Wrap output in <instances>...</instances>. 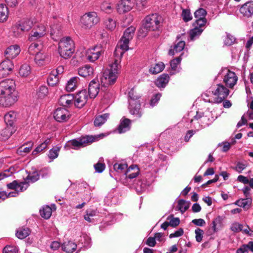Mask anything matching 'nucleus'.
I'll return each mask as SVG.
<instances>
[{
    "label": "nucleus",
    "instance_id": "1",
    "mask_svg": "<svg viewBox=\"0 0 253 253\" xmlns=\"http://www.w3.org/2000/svg\"><path fill=\"white\" fill-rule=\"evenodd\" d=\"M162 17L157 13L147 16L144 20L143 29L139 30V36L145 37L147 35V31H157L160 27L162 22Z\"/></svg>",
    "mask_w": 253,
    "mask_h": 253
},
{
    "label": "nucleus",
    "instance_id": "2",
    "mask_svg": "<svg viewBox=\"0 0 253 253\" xmlns=\"http://www.w3.org/2000/svg\"><path fill=\"white\" fill-rule=\"evenodd\" d=\"M58 51L61 57L64 59L70 58L75 51L74 41L70 37L62 38L59 42Z\"/></svg>",
    "mask_w": 253,
    "mask_h": 253
},
{
    "label": "nucleus",
    "instance_id": "3",
    "mask_svg": "<svg viewBox=\"0 0 253 253\" xmlns=\"http://www.w3.org/2000/svg\"><path fill=\"white\" fill-rule=\"evenodd\" d=\"M120 66L119 61L115 59L110 65V68L103 74V78L101 79L102 83H104L107 85H112L115 84L120 73Z\"/></svg>",
    "mask_w": 253,
    "mask_h": 253
},
{
    "label": "nucleus",
    "instance_id": "4",
    "mask_svg": "<svg viewBox=\"0 0 253 253\" xmlns=\"http://www.w3.org/2000/svg\"><path fill=\"white\" fill-rule=\"evenodd\" d=\"M129 97V109L130 113L131 114L136 115L137 117H140L141 114L140 112V102L138 96L134 91L133 88H131L128 92Z\"/></svg>",
    "mask_w": 253,
    "mask_h": 253
},
{
    "label": "nucleus",
    "instance_id": "5",
    "mask_svg": "<svg viewBox=\"0 0 253 253\" xmlns=\"http://www.w3.org/2000/svg\"><path fill=\"white\" fill-rule=\"evenodd\" d=\"M98 137L96 136L85 135L81 137L78 140L73 139L68 142V145L74 149L84 147L94 142Z\"/></svg>",
    "mask_w": 253,
    "mask_h": 253
},
{
    "label": "nucleus",
    "instance_id": "6",
    "mask_svg": "<svg viewBox=\"0 0 253 253\" xmlns=\"http://www.w3.org/2000/svg\"><path fill=\"white\" fill-rule=\"evenodd\" d=\"M99 21V18L95 12L85 14L82 17L81 22L86 28H90Z\"/></svg>",
    "mask_w": 253,
    "mask_h": 253
},
{
    "label": "nucleus",
    "instance_id": "7",
    "mask_svg": "<svg viewBox=\"0 0 253 253\" xmlns=\"http://www.w3.org/2000/svg\"><path fill=\"white\" fill-rule=\"evenodd\" d=\"M212 92L216 96L215 101L219 103L228 96L229 94V90L223 84H218L216 89Z\"/></svg>",
    "mask_w": 253,
    "mask_h": 253
},
{
    "label": "nucleus",
    "instance_id": "8",
    "mask_svg": "<svg viewBox=\"0 0 253 253\" xmlns=\"http://www.w3.org/2000/svg\"><path fill=\"white\" fill-rule=\"evenodd\" d=\"M15 82L13 80L6 79L0 82V95H5L16 92Z\"/></svg>",
    "mask_w": 253,
    "mask_h": 253
},
{
    "label": "nucleus",
    "instance_id": "9",
    "mask_svg": "<svg viewBox=\"0 0 253 253\" xmlns=\"http://www.w3.org/2000/svg\"><path fill=\"white\" fill-rule=\"evenodd\" d=\"M17 100L16 92L5 94V95H0V105L8 107L13 105Z\"/></svg>",
    "mask_w": 253,
    "mask_h": 253
},
{
    "label": "nucleus",
    "instance_id": "10",
    "mask_svg": "<svg viewBox=\"0 0 253 253\" xmlns=\"http://www.w3.org/2000/svg\"><path fill=\"white\" fill-rule=\"evenodd\" d=\"M14 65L10 60H5L0 63V78H4L10 74Z\"/></svg>",
    "mask_w": 253,
    "mask_h": 253
},
{
    "label": "nucleus",
    "instance_id": "11",
    "mask_svg": "<svg viewBox=\"0 0 253 253\" xmlns=\"http://www.w3.org/2000/svg\"><path fill=\"white\" fill-rule=\"evenodd\" d=\"M70 116L69 112L64 108H57L54 113V118L58 122L68 121Z\"/></svg>",
    "mask_w": 253,
    "mask_h": 253
},
{
    "label": "nucleus",
    "instance_id": "12",
    "mask_svg": "<svg viewBox=\"0 0 253 253\" xmlns=\"http://www.w3.org/2000/svg\"><path fill=\"white\" fill-rule=\"evenodd\" d=\"M88 96L86 91L83 90L80 91L74 97V104L78 108L83 107L86 103Z\"/></svg>",
    "mask_w": 253,
    "mask_h": 253
},
{
    "label": "nucleus",
    "instance_id": "13",
    "mask_svg": "<svg viewBox=\"0 0 253 253\" xmlns=\"http://www.w3.org/2000/svg\"><path fill=\"white\" fill-rule=\"evenodd\" d=\"M135 0H121L117 5L118 12L124 13L130 11L133 7Z\"/></svg>",
    "mask_w": 253,
    "mask_h": 253
},
{
    "label": "nucleus",
    "instance_id": "14",
    "mask_svg": "<svg viewBox=\"0 0 253 253\" xmlns=\"http://www.w3.org/2000/svg\"><path fill=\"white\" fill-rule=\"evenodd\" d=\"M238 77L236 74L232 71L228 70L227 73L224 76L223 82L227 86L232 88L237 84Z\"/></svg>",
    "mask_w": 253,
    "mask_h": 253
},
{
    "label": "nucleus",
    "instance_id": "15",
    "mask_svg": "<svg viewBox=\"0 0 253 253\" xmlns=\"http://www.w3.org/2000/svg\"><path fill=\"white\" fill-rule=\"evenodd\" d=\"M20 52V48L17 45H12L7 48L4 52L6 60H10L15 58Z\"/></svg>",
    "mask_w": 253,
    "mask_h": 253
},
{
    "label": "nucleus",
    "instance_id": "16",
    "mask_svg": "<svg viewBox=\"0 0 253 253\" xmlns=\"http://www.w3.org/2000/svg\"><path fill=\"white\" fill-rule=\"evenodd\" d=\"M240 12L244 16L251 17L253 14V1H248L242 5Z\"/></svg>",
    "mask_w": 253,
    "mask_h": 253
},
{
    "label": "nucleus",
    "instance_id": "17",
    "mask_svg": "<svg viewBox=\"0 0 253 253\" xmlns=\"http://www.w3.org/2000/svg\"><path fill=\"white\" fill-rule=\"evenodd\" d=\"M99 90V83L93 80L90 82L88 85V92L90 98H94L98 94Z\"/></svg>",
    "mask_w": 253,
    "mask_h": 253
},
{
    "label": "nucleus",
    "instance_id": "18",
    "mask_svg": "<svg viewBox=\"0 0 253 253\" xmlns=\"http://www.w3.org/2000/svg\"><path fill=\"white\" fill-rule=\"evenodd\" d=\"M16 129L14 126H8L0 131V140L5 141L8 139L12 134L15 131Z\"/></svg>",
    "mask_w": 253,
    "mask_h": 253
},
{
    "label": "nucleus",
    "instance_id": "19",
    "mask_svg": "<svg viewBox=\"0 0 253 253\" xmlns=\"http://www.w3.org/2000/svg\"><path fill=\"white\" fill-rule=\"evenodd\" d=\"M50 35L54 41H58L62 36L61 26L60 24H53L51 26Z\"/></svg>",
    "mask_w": 253,
    "mask_h": 253
},
{
    "label": "nucleus",
    "instance_id": "20",
    "mask_svg": "<svg viewBox=\"0 0 253 253\" xmlns=\"http://www.w3.org/2000/svg\"><path fill=\"white\" fill-rule=\"evenodd\" d=\"M78 74L80 76L83 77L89 78L93 75V69L90 65H85L79 69Z\"/></svg>",
    "mask_w": 253,
    "mask_h": 253
},
{
    "label": "nucleus",
    "instance_id": "21",
    "mask_svg": "<svg viewBox=\"0 0 253 253\" xmlns=\"http://www.w3.org/2000/svg\"><path fill=\"white\" fill-rule=\"evenodd\" d=\"M100 51H96V47L88 49L86 51V59L90 62H94L98 59L100 55Z\"/></svg>",
    "mask_w": 253,
    "mask_h": 253
},
{
    "label": "nucleus",
    "instance_id": "22",
    "mask_svg": "<svg viewBox=\"0 0 253 253\" xmlns=\"http://www.w3.org/2000/svg\"><path fill=\"white\" fill-rule=\"evenodd\" d=\"M185 43L183 41H180L175 43L173 46H171L169 51V55H174L176 53L181 51L185 46Z\"/></svg>",
    "mask_w": 253,
    "mask_h": 253
},
{
    "label": "nucleus",
    "instance_id": "23",
    "mask_svg": "<svg viewBox=\"0 0 253 253\" xmlns=\"http://www.w3.org/2000/svg\"><path fill=\"white\" fill-rule=\"evenodd\" d=\"M131 121L127 118H125L121 121L118 127V130L120 133H124L130 128Z\"/></svg>",
    "mask_w": 253,
    "mask_h": 253
},
{
    "label": "nucleus",
    "instance_id": "24",
    "mask_svg": "<svg viewBox=\"0 0 253 253\" xmlns=\"http://www.w3.org/2000/svg\"><path fill=\"white\" fill-rule=\"evenodd\" d=\"M252 199L250 197L244 199H240L236 201L235 203L236 205L242 207L244 210H249L252 205Z\"/></svg>",
    "mask_w": 253,
    "mask_h": 253
},
{
    "label": "nucleus",
    "instance_id": "25",
    "mask_svg": "<svg viewBox=\"0 0 253 253\" xmlns=\"http://www.w3.org/2000/svg\"><path fill=\"white\" fill-rule=\"evenodd\" d=\"M139 169L137 165H131L127 169L126 173V177L129 179H133L138 176Z\"/></svg>",
    "mask_w": 253,
    "mask_h": 253
},
{
    "label": "nucleus",
    "instance_id": "26",
    "mask_svg": "<svg viewBox=\"0 0 253 253\" xmlns=\"http://www.w3.org/2000/svg\"><path fill=\"white\" fill-rule=\"evenodd\" d=\"M169 77L168 74H163L160 76L156 81V85L160 88H164L169 83Z\"/></svg>",
    "mask_w": 253,
    "mask_h": 253
},
{
    "label": "nucleus",
    "instance_id": "27",
    "mask_svg": "<svg viewBox=\"0 0 253 253\" xmlns=\"http://www.w3.org/2000/svg\"><path fill=\"white\" fill-rule=\"evenodd\" d=\"M29 46L28 52L30 54H36L39 52L42 47V42H33Z\"/></svg>",
    "mask_w": 253,
    "mask_h": 253
},
{
    "label": "nucleus",
    "instance_id": "28",
    "mask_svg": "<svg viewBox=\"0 0 253 253\" xmlns=\"http://www.w3.org/2000/svg\"><path fill=\"white\" fill-rule=\"evenodd\" d=\"M77 244L72 241L65 242L62 246L64 251L68 253H72L77 249Z\"/></svg>",
    "mask_w": 253,
    "mask_h": 253
},
{
    "label": "nucleus",
    "instance_id": "29",
    "mask_svg": "<svg viewBox=\"0 0 253 253\" xmlns=\"http://www.w3.org/2000/svg\"><path fill=\"white\" fill-rule=\"evenodd\" d=\"M16 119V114L13 112H9L5 115L4 117V122L8 126H14V123Z\"/></svg>",
    "mask_w": 253,
    "mask_h": 253
},
{
    "label": "nucleus",
    "instance_id": "30",
    "mask_svg": "<svg viewBox=\"0 0 253 253\" xmlns=\"http://www.w3.org/2000/svg\"><path fill=\"white\" fill-rule=\"evenodd\" d=\"M74 99V96L71 94L62 95L59 99L60 103L63 106H68L72 103Z\"/></svg>",
    "mask_w": 253,
    "mask_h": 253
},
{
    "label": "nucleus",
    "instance_id": "31",
    "mask_svg": "<svg viewBox=\"0 0 253 253\" xmlns=\"http://www.w3.org/2000/svg\"><path fill=\"white\" fill-rule=\"evenodd\" d=\"M109 114L105 113L104 114L97 116L94 121V125L96 126H100L104 124L109 118Z\"/></svg>",
    "mask_w": 253,
    "mask_h": 253
},
{
    "label": "nucleus",
    "instance_id": "32",
    "mask_svg": "<svg viewBox=\"0 0 253 253\" xmlns=\"http://www.w3.org/2000/svg\"><path fill=\"white\" fill-rule=\"evenodd\" d=\"M19 75L22 77H27L31 73L30 65L27 63L22 64L19 69Z\"/></svg>",
    "mask_w": 253,
    "mask_h": 253
},
{
    "label": "nucleus",
    "instance_id": "33",
    "mask_svg": "<svg viewBox=\"0 0 253 253\" xmlns=\"http://www.w3.org/2000/svg\"><path fill=\"white\" fill-rule=\"evenodd\" d=\"M30 230L28 227H22L18 229L16 233V236L20 239H23L29 235Z\"/></svg>",
    "mask_w": 253,
    "mask_h": 253
},
{
    "label": "nucleus",
    "instance_id": "34",
    "mask_svg": "<svg viewBox=\"0 0 253 253\" xmlns=\"http://www.w3.org/2000/svg\"><path fill=\"white\" fill-rule=\"evenodd\" d=\"M165 65L162 62H159L151 67L149 72L152 74H157L161 72L165 68Z\"/></svg>",
    "mask_w": 253,
    "mask_h": 253
},
{
    "label": "nucleus",
    "instance_id": "35",
    "mask_svg": "<svg viewBox=\"0 0 253 253\" xmlns=\"http://www.w3.org/2000/svg\"><path fill=\"white\" fill-rule=\"evenodd\" d=\"M43 37V36H42L39 33H37V32L33 30H32L29 35L28 40L30 42H42V39Z\"/></svg>",
    "mask_w": 253,
    "mask_h": 253
},
{
    "label": "nucleus",
    "instance_id": "36",
    "mask_svg": "<svg viewBox=\"0 0 253 253\" xmlns=\"http://www.w3.org/2000/svg\"><path fill=\"white\" fill-rule=\"evenodd\" d=\"M8 15V8L4 4H0V22H3L6 20Z\"/></svg>",
    "mask_w": 253,
    "mask_h": 253
},
{
    "label": "nucleus",
    "instance_id": "37",
    "mask_svg": "<svg viewBox=\"0 0 253 253\" xmlns=\"http://www.w3.org/2000/svg\"><path fill=\"white\" fill-rule=\"evenodd\" d=\"M105 27L106 29L112 31L116 27V21L111 18H108L104 22Z\"/></svg>",
    "mask_w": 253,
    "mask_h": 253
},
{
    "label": "nucleus",
    "instance_id": "38",
    "mask_svg": "<svg viewBox=\"0 0 253 253\" xmlns=\"http://www.w3.org/2000/svg\"><path fill=\"white\" fill-rule=\"evenodd\" d=\"M79 78L78 77L72 78L67 83L66 85V89L68 91H72L75 89L77 87V84Z\"/></svg>",
    "mask_w": 253,
    "mask_h": 253
},
{
    "label": "nucleus",
    "instance_id": "39",
    "mask_svg": "<svg viewBox=\"0 0 253 253\" xmlns=\"http://www.w3.org/2000/svg\"><path fill=\"white\" fill-rule=\"evenodd\" d=\"M130 40L124 39L123 37L120 42V49L122 51H120V56L122 57L126 51L128 49V43Z\"/></svg>",
    "mask_w": 253,
    "mask_h": 253
},
{
    "label": "nucleus",
    "instance_id": "40",
    "mask_svg": "<svg viewBox=\"0 0 253 253\" xmlns=\"http://www.w3.org/2000/svg\"><path fill=\"white\" fill-rule=\"evenodd\" d=\"M33 26V22L29 20H25L19 23L18 27L21 29V32H26L30 30Z\"/></svg>",
    "mask_w": 253,
    "mask_h": 253
},
{
    "label": "nucleus",
    "instance_id": "41",
    "mask_svg": "<svg viewBox=\"0 0 253 253\" xmlns=\"http://www.w3.org/2000/svg\"><path fill=\"white\" fill-rule=\"evenodd\" d=\"M190 204V202H187L184 200L181 199L178 201L177 207L181 212L183 213L188 210Z\"/></svg>",
    "mask_w": 253,
    "mask_h": 253
},
{
    "label": "nucleus",
    "instance_id": "42",
    "mask_svg": "<svg viewBox=\"0 0 253 253\" xmlns=\"http://www.w3.org/2000/svg\"><path fill=\"white\" fill-rule=\"evenodd\" d=\"M40 212L42 217L45 219H48L51 215L52 210L50 207L46 206L43 207L42 209L40 210Z\"/></svg>",
    "mask_w": 253,
    "mask_h": 253
},
{
    "label": "nucleus",
    "instance_id": "43",
    "mask_svg": "<svg viewBox=\"0 0 253 253\" xmlns=\"http://www.w3.org/2000/svg\"><path fill=\"white\" fill-rule=\"evenodd\" d=\"M47 81L48 85L53 86L58 83V76L54 73V71H52L47 78Z\"/></svg>",
    "mask_w": 253,
    "mask_h": 253
},
{
    "label": "nucleus",
    "instance_id": "44",
    "mask_svg": "<svg viewBox=\"0 0 253 253\" xmlns=\"http://www.w3.org/2000/svg\"><path fill=\"white\" fill-rule=\"evenodd\" d=\"M48 93V90L47 87L45 85H42L37 89V95L38 98L42 99L47 95Z\"/></svg>",
    "mask_w": 253,
    "mask_h": 253
},
{
    "label": "nucleus",
    "instance_id": "45",
    "mask_svg": "<svg viewBox=\"0 0 253 253\" xmlns=\"http://www.w3.org/2000/svg\"><path fill=\"white\" fill-rule=\"evenodd\" d=\"M33 145V142H29L28 147H25L24 145L19 147L17 150V153L21 156H24L26 154L30 152L32 146Z\"/></svg>",
    "mask_w": 253,
    "mask_h": 253
},
{
    "label": "nucleus",
    "instance_id": "46",
    "mask_svg": "<svg viewBox=\"0 0 253 253\" xmlns=\"http://www.w3.org/2000/svg\"><path fill=\"white\" fill-rule=\"evenodd\" d=\"M135 30V28L133 26L128 27L124 32L123 38L128 40H131L134 36Z\"/></svg>",
    "mask_w": 253,
    "mask_h": 253
},
{
    "label": "nucleus",
    "instance_id": "47",
    "mask_svg": "<svg viewBox=\"0 0 253 253\" xmlns=\"http://www.w3.org/2000/svg\"><path fill=\"white\" fill-rule=\"evenodd\" d=\"M42 172V170H41L39 173L37 171H34L32 173L29 174L25 180L29 181H30L32 182H35L39 179L40 174H41Z\"/></svg>",
    "mask_w": 253,
    "mask_h": 253
},
{
    "label": "nucleus",
    "instance_id": "48",
    "mask_svg": "<svg viewBox=\"0 0 253 253\" xmlns=\"http://www.w3.org/2000/svg\"><path fill=\"white\" fill-rule=\"evenodd\" d=\"M29 186L28 182L27 181H24V182H20L19 183L18 182L17 183V186L16 188V193L12 192L13 193L11 195H15V196L16 195L18 194V192H23L25 190L27 189V188Z\"/></svg>",
    "mask_w": 253,
    "mask_h": 253
},
{
    "label": "nucleus",
    "instance_id": "49",
    "mask_svg": "<svg viewBox=\"0 0 253 253\" xmlns=\"http://www.w3.org/2000/svg\"><path fill=\"white\" fill-rule=\"evenodd\" d=\"M203 31V29L199 28L198 27H194V28L191 30L189 32L190 38L191 40H193L197 37L199 36Z\"/></svg>",
    "mask_w": 253,
    "mask_h": 253
},
{
    "label": "nucleus",
    "instance_id": "50",
    "mask_svg": "<svg viewBox=\"0 0 253 253\" xmlns=\"http://www.w3.org/2000/svg\"><path fill=\"white\" fill-rule=\"evenodd\" d=\"M45 58V55L39 51V52H37V53L35 54V61L37 64L41 66L43 64Z\"/></svg>",
    "mask_w": 253,
    "mask_h": 253
},
{
    "label": "nucleus",
    "instance_id": "51",
    "mask_svg": "<svg viewBox=\"0 0 253 253\" xmlns=\"http://www.w3.org/2000/svg\"><path fill=\"white\" fill-rule=\"evenodd\" d=\"M32 30L37 32V33H39L40 35L43 37L46 35V28L42 24L35 25Z\"/></svg>",
    "mask_w": 253,
    "mask_h": 253
},
{
    "label": "nucleus",
    "instance_id": "52",
    "mask_svg": "<svg viewBox=\"0 0 253 253\" xmlns=\"http://www.w3.org/2000/svg\"><path fill=\"white\" fill-rule=\"evenodd\" d=\"M181 16L182 17V19L185 22L189 21L192 19V16L191 14L190 10L187 9H184L182 10Z\"/></svg>",
    "mask_w": 253,
    "mask_h": 253
},
{
    "label": "nucleus",
    "instance_id": "53",
    "mask_svg": "<svg viewBox=\"0 0 253 253\" xmlns=\"http://www.w3.org/2000/svg\"><path fill=\"white\" fill-rule=\"evenodd\" d=\"M60 147H55L50 149L49 151V154L48 155L49 159L51 160H53L56 158L58 156L59 151H60Z\"/></svg>",
    "mask_w": 253,
    "mask_h": 253
},
{
    "label": "nucleus",
    "instance_id": "54",
    "mask_svg": "<svg viewBox=\"0 0 253 253\" xmlns=\"http://www.w3.org/2000/svg\"><path fill=\"white\" fill-rule=\"evenodd\" d=\"M206 15V10L202 8H199L194 13V16L196 19L206 18L205 17Z\"/></svg>",
    "mask_w": 253,
    "mask_h": 253
},
{
    "label": "nucleus",
    "instance_id": "55",
    "mask_svg": "<svg viewBox=\"0 0 253 253\" xmlns=\"http://www.w3.org/2000/svg\"><path fill=\"white\" fill-rule=\"evenodd\" d=\"M207 23V19L206 18L203 19H196L195 22L193 25L195 27H198L202 29L203 27H204Z\"/></svg>",
    "mask_w": 253,
    "mask_h": 253
},
{
    "label": "nucleus",
    "instance_id": "56",
    "mask_svg": "<svg viewBox=\"0 0 253 253\" xmlns=\"http://www.w3.org/2000/svg\"><path fill=\"white\" fill-rule=\"evenodd\" d=\"M18 248L15 246H7L3 250V253H17Z\"/></svg>",
    "mask_w": 253,
    "mask_h": 253
},
{
    "label": "nucleus",
    "instance_id": "57",
    "mask_svg": "<svg viewBox=\"0 0 253 253\" xmlns=\"http://www.w3.org/2000/svg\"><path fill=\"white\" fill-rule=\"evenodd\" d=\"M196 234V240L197 242L200 243L202 241L204 234V231L200 228H197L195 230Z\"/></svg>",
    "mask_w": 253,
    "mask_h": 253
},
{
    "label": "nucleus",
    "instance_id": "58",
    "mask_svg": "<svg viewBox=\"0 0 253 253\" xmlns=\"http://www.w3.org/2000/svg\"><path fill=\"white\" fill-rule=\"evenodd\" d=\"M247 167V165L246 164L239 162L237 163L236 166L233 169L238 172L241 173Z\"/></svg>",
    "mask_w": 253,
    "mask_h": 253
},
{
    "label": "nucleus",
    "instance_id": "59",
    "mask_svg": "<svg viewBox=\"0 0 253 253\" xmlns=\"http://www.w3.org/2000/svg\"><path fill=\"white\" fill-rule=\"evenodd\" d=\"M101 8L106 13H111L113 9L111 4L106 2L102 3Z\"/></svg>",
    "mask_w": 253,
    "mask_h": 253
},
{
    "label": "nucleus",
    "instance_id": "60",
    "mask_svg": "<svg viewBox=\"0 0 253 253\" xmlns=\"http://www.w3.org/2000/svg\"><path fill=\"white\" fill-rule=\"evenodd\" d=\"M98 37L103 40V42H107L108 38V34L104 30H101L98 31Z\"/></svg>",
    "mask_w": 253,
    "mask_h": 253
},
{
    "label": "nucleus",
    "instance_id": "61",
    "mask_svg": "<svg viewBox=\"0 0 253 253\" xmlns=\"http://www.w3.org/2000/svg\"><path fill=\"white\" fill-rule=\"evenodd\" d=\"M126 164H119L116 163L114 165V169L118 172H122L127 168Z\"/></svg>",
    "mask_w": 253,
    "mask_h": 253
},
{
    "label": "nucleus",
    "instance_id": "62",
    "mask_svg": "<svg viewBox=\"0 0 253 253\" xmlns=\"http://www.w3.org/2000/svg\"><path fill=\"white\" fill-rule=\"evenodd\" d=\"M181 58L180 56L178 57L173 60L170 62V65L171 69L173 70H175L177 65L180 63Z\"/></svg>",
    "mask_w": 253,
    "mask_h": 253
},
{
    "label": "nucleus",
    "instance_id": "63",
    "mask_svg": "<svg viewBox=\"0 0 253 253\" xmlns=\"http://www.w3.org/2000/svg\"><path fill=\"white\" fill-rule=\"evenodd\" d=\"M242 224L235 222L232 224L230 229L234 232H239L242 230Z\"/></svg>",
    "mask_w": 253,
    "mask_h": 253
},
{
    "label": "nucleus",
    "instance_id": "64",
    "mask_svg": "<svg viewBox=\"0 0 253 253\" xmlns=\"http://www.w3.org/2000/svg\"><path fill=\"white\" fill-rule=\"evenodd\" d=\"M94 168L96 172L101 173L104 170L105 166V165L102 163H97L94 165Z\"/></svg>",
    "mask_w": 253,
    "mask_h": 253
}]
</instances>
